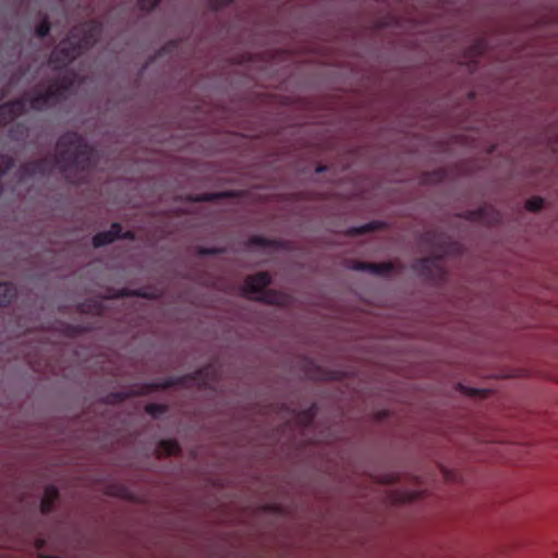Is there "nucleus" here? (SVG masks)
Wrapping results in <instances>:
<instances>
[{
    "mask_svg": "<svg viewBox=\"0 0 558 558\" xmlns=\"http://www.w3.org/2000/svg\"><path fill=\"white\" fill-rule=\"evenodd\" d=\"M97 150L76 132H66L57 141V151L53 157H43L26 161L20 166V181L34 177L49 175L54 168L71 184H80L86 174L96 166Z\"/></svg>",
    "mask_w": 558,
    "mask_h": 558,
    "instance_id": "nucleus-1",
    "label": "nucleus"
},
{
    "mask_svg": "<svg viewBox=\"0 0 558 558\" xmlns=\"http://www.w3.org/2000/svg\"><path fill=\"white\" fill-rule=\"evenodd\" d=\"M73 85V78L60 75L50 81L44 92L27 93L0 106V128L24 114L28 109L43 111L63 100Z\"/></svg>",
    "mask_w": 558,
    "mask_h": 558,
    "instance_id": "nucleus-2",
    "label": "nucleus"
},
{
    "mask_svg": "<svg viewBox=\"0 0 558 558\" xmlns=\"http://www.w3.org/2000/svg\"><path fill=\"white\" fill-rule=\"evenodd\" d=\"M102 26L95 20L86 21L73 27L69 36L61 40L49 57V63L61 70L72 63L76 58L90 49L99 39Z\"/></svg>",
    "mask_w": 558,
    "mask_h": 558,
    "instance_id": "nucleus-3",
    "label": "nucleus"
},
{
    "mask_svg": "<svg viewBox=\"0 0 558 558\" xmlns=\"http://www.w3.org/2000/svg\"><path fill=\"white\" fill-rule=\"evenodd\" d=\"M422 242L433 247V255L416 259L413 270L427 280L442 279L446 275L442 258L451 251L449 240L440 233L427 231L423 234Z\"/></svg>",
    "mask_w": 558,
    "mask_h": 558,
    "instance_id": "nucleus-4",
    "label": "nucleus"
},
{
    "mask_svg": "<svg viewBox=\"0 0 558 558\" xmlns=\"http://www.w3.org/2000/svg\"><path fill=\"white\" fill-rule=\"evenodd\" d=\"M270 283V275L262 271L245 278L243 291L253 300L270 305H286L288 303V295L277 290H267L266 288Z\"/></svg>",
    "mask_w": 558,
    "mask_h": 558,
    "instance_id": "nucleus-5",
    "label": "nucleus"
},
{
    "mask_svg": "<svg viewBox=\"0 0 558 558\" xmlns=\"http://www.w3.org/2000/svg\"><path fill=\"white\" fill-rule=\"evenodd\" d=\"M216 371L208 365L196 372L183 376L169 377L150 385L151 389H168L174 386H197L199 388L210 387L215 381Z\"/></svg>",
    "mask_w": 558,
    "mask_h": 558,
    "instance_id": "nucleus-6",
    "label": "nucleus"
},
{
    "mask_svg": "<svg viewBox=\"0 0 558 558\" xmlns=\"http://www.w3.org/2000/svg\"><path fill=\"white\" fill-rule=\"evenodd\" d=\"M350 268L356 271H367L376 276H387L393 271L395 266L391 262L371 263L352 260Z\"/></svg>",
    "mask_w": 558,
    "mask_h": 558,
    "instance_id": "nucleus-7",
    "label": "nucleus"
},
{
    "mask_svg": "<svg viewBox=\"0 0 558 558\" xmlns=\"http://www.w3.org/2000/svg\"><path fill=\"white\" fill-rule=\"evenodd\" d=\"M121 231V225L119 222H112L108 231H101L93 236L94 247H101L111 244L117 240L118 232Z\"/></svg>",
    "mask_w": 558,
    "mask_h": 558,
    "instance_id": "nucleus-8",
    "label": "nucleus"
},
{
    "mask_svg": "<svg viewBox=\"0 0 558 558\" xmlns=\"http://www.w3.org/2000/svg\"><path fill=\"white\" fill-rule=\"evenodd\" d=\"M59 498V490L53 485H48L45 487L44 496L40 501V512L43 514L50 513L53 508L57 499Z\"/></svg>",
    "mask_w": 558,
    "mask_h": 558,
    "instance_id": "nucleus-9",
    "label": "nucleus"
},
{
    "mask_svg": "<svg viewBox=\"0 0 558 558\" xmlns=\"http://www.w3.org/2000/svg\"><path fill=\"white\" fill-rule=\"evenodd\" d=\"M315 416L316 407L314 404L294 414L296 424L302 427H310L313 424Z\"/></svg>",
    "mask_w": 558,
    "mask_h": 558,
    "instance_id": "nucleus-10",
    "label": "nucleus"
},
{
    "mask_svg": "<svg viewBox=\"0 0 558 558\" xmlns=\"http://www.w3.org/2000/svg\"><path fill=\"white\" fill-rule=\"evenodd\" d=\"M16 296V288L11 282H0V306L10 304Z\"/></svg>",
    "mask_w": 558,
    "mask_h": 558,
    "instance_id": "nucleus-11",
    "label": "nucleus"
},
{
    "mask_svg": "<svg viewBox=\"0 0 558 558\" xmlns=\"http://www.w3.org/2000/svg\"><path fill=\"white\" fill-rule=\"evenodd\" d=\"M158 451L167 457L177 456L181 452V446L175 439H163L158 444Z\"/></svg>",
    "mask_w": 558,
    "mask_h": 558,
    "instance_id": "nucleus-12",
    "label": "nucleus"
},
{
    "mask_svg": "<svg viewBox=\"0 0 558 558\" xmlns=\"http://www.w3.org/2000/svg\"><path fill=\"white\" fill-rule=\"evenodd\" d=\"M385 227V223L383 221H379V220H374V221H371L368 223H364L360 227H354L351 229V233L352 234H355V235H361V234H365V233H369V232H373V231H377V230H380Z\"/></svg>",
    "mask_w": 558,
    "mask_h": 558,
    "instance_id": "nucleus-13",
    "label": "nucleus"
},
{
    "mask_svg": "<svg viewBox=\"0 0 558 558\" xmlns=\"http://www.w3.org/2000/svg\"><path fill=\"white\" fill-rule=\"evenodd\" d=\"M28 136V128L23 123H17L9 130V137L15 142L25 141Z\"/></svg>",
    "mask_w": 558,
    "mask_h": 558,
    "instance_id": "nucleus-14",
    "label": "nucleus"
},
{
    "mask_svg": "<svg viewBox=\"0 0 558 558\" xmlns=\"http://www.w3.org/2000/svg\"><path fill=\"white\" fill-rule=\"evenodd\" d=\"M250 244L259 247H276L278 242L263 235H253L250 238Z\"/></svg>",
    "mask_w": 558,
    "mask_h": 558,
    "instance_id": "nucleus-15",
    "label": "nucleus"
},
{
    "mask_svg": "<svg viewBox=\"0 0 558 558\" xmlns=\"http://www.w3.org/2000/svg\"><path fill=\"white\" fill-rule=\"evenodd\" d=\"M306 376L315 380H326L333 378L329 373L325 372L319 366H316L313 363H311V368Z\"/></svg>",
    "mask_w": 558,
    "mask_h": 558,
    "instance_id": "nucleus-16",
    "label": "nucleus"
},
{
    "mask_svg": "<svg viewBox=\"0 0 558 558\" xmlns=\"http://www.w3.org/2000/svg\"><path fill=\"white\" fill-rule=\"evenodd\" d=\"M167 410H168L167 405L160 404V403H148L145 407L146 413L154 417L165 414L167 412Z\"/></svg>",
    "mask_w": 558,
    "mask_h": 558,
    "instance_id": "nucleus-17",
    "label": "nucleus"
},
{
    "mask_svg": "<svg viewBox=\"0 0 558 558\" xmlns=\"http://www.w3.org/2000/svg\"><path fill=\"white\" fill-rule=\"evenodd\" d=\"M51 25L47 16L35 28V35L38 38H45L50 32Z\"/></svg>",
    "mask_w": 558,
    "mask_h": 558,
    "instance_id": "nucleus-18",
    "label": "nucleus"
},
{
    "mask_svg": "<svg viewBox=\"0 0 558 558\" xmlns=\"http://www.w3.org/2000/svg\"><path fill=\"white\" fill-rule=\"evenodd\" d=\"M544 199L539 196L531 197L526 201L525 207L529 211H538L543 208Z\"/></svg>",
    "mask_w": 558,
    "mask_h": 558,
    "instance_id": "nucleus-19",
    "label": "nucleus"
},
{
    "mask_svg": "<svg viewBox=\"0 0 558 558\" xmlns=\"http://www.w3.org/2000/svg\"><path fill=\"white\" fill-rule=\"evenodd\" d=\"M222 252H223L222 248L215 247V246H211V247L198 246L197 247V254L199 256H213V255H218Z\"/></svg>",
    "mask_w": 558,
    "mask_h": 558,
    "instance_id": "nucleus-20",
    "label": "nucleus"
},
{
    "mask_svg": "<svg viewBox=\"0 0 558 558\" xmlns=\"http://www.w3.org/2000/svg\"><path fill=\"white\" fill-rule=\"evenodd\" d=\"M161 0H138L137 5L143 11H153Z\"/></svg>",
    "mask_w": 558,
    "mask_h": 558,
    "instance_id": "nucleus-21",
    "label": "nucleus"
},
{
    "mask_svg": "<svg viewBox=\"0 0 558 558\" xmlns=\"http://www.w3.org/2000/svg\"><path fill=\"white\" fill-rule=\"evenodd\" d=\"M130 240V241H133L135 239V233L131 230H128V231H123L121 229L120 232H118V235H117V240Z\"/></svg>",
    "mask_w": 558,
    "mask_h": 558,
    "instance_id": "nucleus-22",
    "label": "nucleus"
},
{
    "mask_svg": "<svg viewBox=\"0 0 558 558\" xmlns=\"http://www.w3.org/2000/svg\"><path fill=\"white\" fill-rule=\"evenodd\" d=\"M209 2L211 4L213 9L218 10V9L233 2V0H209Z\"/></svg>",
    "mask_w": 558,
    "mask_h": 558,
    "instance_id": "nucleus-23",
    "label": "nucleus"
},
{
    "mask_svg": "<svg viewBox=\"0 0 558 558\" xmlns=\"http://www.w3.org/2000/svg\"><path fill=\"white\" fill-rule=\"evenodd\" d=\"M484 213H485V208H480L477 210L470 211V218L472 220H483L484 219Z\"/></svg>",
    "mask_w": 558,
    "mask_h": 558,
    "instance_id": "nucleus-24",
    "label": "nucleus"
},
{
    "mask_svg": "<svg viewBox=\"0 0 558 558\" xmlns=\"http://www.w3.org/2000/svg\"><path fill=\"white\" fill-rule=\"evenodd\" d=\"M459 388L462 392L466 393V395H470V396H478V395H482L483 391L482 390H478V389H475V388H466L462 385H459Z\"/></svg>",
    "mask_w": 558,
    "mask_h": 558,
    "instance_id": "nucleus-25",
    "label": "nucleus"
},
{
    "mask_svg": "<svg viewBox=\"0 0 558 558\" xmlns=\"http://www.w3.org/2000/svg\"><path fill=\"white\" fill-rule=\"evenodd\" d=\"M113 397L116 399H118L119 401H123V400H125L129 397V395L128 393H123V392H118V393H114Z\"/></svg>",
    "mask_w": 558,
    "mask_h": 558,
    "instance_id": "nucleus-26",
    "label": "nucleus"
},
{
    "mask_svg": "<svg viewBox=\"0 0 558 558\" xmlns=\"http://www.w3.org/2000/svg\"><path fill=\"white\" fill-rule=\"evenodd\" d=\"M215 197H216V195H215V194H204V195H202L198 199H201V201H211V199H214Z\"/></svg>",
    "mask_w": 558,
    "mask_h": 558,
    "instance_id": "nucleus-27",
    "label": "nucleus"
},
{
    "mask_svg": "<svg viewBox=\"0 0 558 558\" xmlns=\"http://www.w3.org/2000/svg\"><path fill=\"white\" fill-rule=\"evenodd\" d=\"M474 49L477 51V53H482L483 52V47H482V44L478 43L474 46Z\"/></svg>",
    "mask_w": 558,
    "mask_h": 558,
    "instance_id": "nucleus-28",
    "label": "nucleus"
},
{
    "mask_svg": "<svg viewBox=\"0 0 558 558\" xmlns=\"http://www.w3.org/2000/svg\"><path fill=\"white\" fill-rule=\"evenodd\" d=\"M434 175L436 177L437 180L442 179V173L440 171L435 172Z\"/></svg>",
    "mask_w": 558,
    "mask_h": 558,
    "instance_id": "nucleus-29",
    "label": "nucleus"
},
{
    "mask_svg": "<svg viewBox=\"0 0 558 558\" xmlns=\"http://www.w3.org/2000/svg\"><path fill=\"white\" fill-rule=\"evenodd\" d=\"M325 170H326V167H325V166H318V167L316 168V171H317V172H323V171H325Z\"/></svg>",
    "mask_w": 558,
    "mask_h": 558,
    "instance_id": "nucleus-30",
    "label": "nucleus"
},
{
    "mask_svg": "<svg viewBox=\"0 0 558 558\" xmlns=\"http://www.w3.org/2000/svg\"><path fill=\"white\" fill-rule=\"evenodd\" d=\"M134 295H137V296H146V294L140 292V291H136L133 293Z\"/></svg>",
    "mask_w": 558,
    "mask_h": 558,
    "instance_id": "nucleus-31",
    "label": "nucleus"
},
{
    "mask_svg": "<svg viewBox=\"0 0 558 558\" xmlns=\"http://www.w3.org/2000/svg\"><path fill=\"white\" fill-rule=\"evenodd\" d=\"M557 558H558V553H557Z\"/></svg>",
    "mask_w": 558,
    "mask_h": 558,
    "instance_id": "nucleus-32",
    "label": "nucleus"
}]
</instances>
